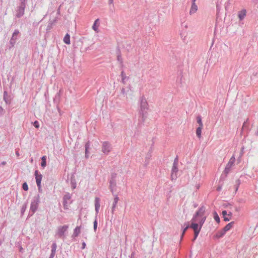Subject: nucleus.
Returning a JSON list of instances; mask_svg holds the SVG:
<instances>
[{"mask_svg":"<svg viewBox=\"0 0 258 258\" xmlns=\"http://www.w3.org/2000/svg\"><path fill=\"white\" fill-rule=\"evenodd\" d=\"M204 210L203 208H200L196 213L191 219V221L198 223L200 227H202L204 223L206 217L204 215Z\"/></svg>","mask_w":258,"mask_h":258,"instance_id":"nucleus-1","label":"nucleus"},{"mask_svg":"<svg viewBox=\"0 0 258 258\" xmlns=\"http://www.w3.org/2000/svg\"><path fill=\"white\" fill-rule=\"evenodd\" d=\"M111 147L109 143L107 142H104L102 144V151L105 154H108L111 151Z\"/></svg>","mask_w":258,"mask_h":258,"instance_id":"nucleus-2","label":"nucleus"},{"mask_svg":"<svg viewBox=\"0 0 258 258\" xmlns=\"http://www.w3.org/2000/svg\"><path fill=\"white\" fill-rule=\"evenodd\" d=\"M177 171V163L176 162H174L172 166V172L171 175V178L172 180L176 179Z\"/></svg>","mask_w":258,"mask_h":258,"instance_id":"nucleus-3","label":"nucleus"},{"mask_svg":"<svg viewBox=\"0 0 258 258\" xmlns=\"http://www.w3.org/2000/svg\"><path fill=\"white\" fill-rule=\"evenodd\" d=\"M141 110L142 111H146L148 109V104L145 98L142 97L140 101Z\"/></svg>","mask_w":258,"mask_h":258,"instance_id":"nucleus-4","label":"nucleus"},{"mask_svg":"<svg viewBox=\"0 0 258 258\" xmlns=\"http://www.w3.org/2000/svg\"><path fill=\"white\" fill-rule=\"evenodd\" d=\"M35 176L37 185L38 187L40 188L41 186V181L42 178V175L39 173L38 170H36L35 172Z\"/></svg>","mask_w":258,"mask_h":258,"instance_id":"nucleus-5","label":"nucleus"},{"mask_svg":"<svg viewBox=\"0 0 258 258\" xmlns=\"http://www.w3.org/2000/svg\"><path fill=\"white\" fill-rule=\"evenodd\" d=\"M194 231V232H200L202 227H200V225L196 223L195 222L191 220V225L190 226Z\"/></svg>","mask_w":258,"mask_h":258,"instance_id":"nucleus-6","label":"nucleus"},{"mask_svg":"<svg viewBox=\"0 0 258 258\" xmlns=\"http://www.w3.org/2000/svg\"><path fill=\"white\" fill-rule=\"evenodd\" d=\"M68 228V226L66 225L59 227L57 231V234L58 236L59 237H61L64 234V233L67 231Z\"/></svg>","mask_w":258,"mask_h":258,"instance_id":"nucleus-7","label":"nucleus"},{"mask_svg":"<svg viewBox=\"0 0 258 258\" xmlns=\"http://www.w3.org/2000/svg\"><path fill=\"white\" fill-rule=\"evenodd\" d=\"M235 162V158L232 156L229 160L226 167L225 168V170L227 172L229 170L230 168L233 166L234 162Z\"/></svg>","mask_w":258,"mask_h":258,"instance_id":"nucleus-8","label":"nucleus"},{"mask_svg":"<svg viewBox=\"0 0 258 258\" xmlns=\"http://www.w3.org/2000/svg\"><path fill=\"white\" fill-rule=\"evenodd\" d=\"M246 11L245 10H242L238 12V17L240 20H243L246 16Z\"/></svg>","mask_w":258,"mask_h":258,"instance_id":"nucleus-9","label":"nucleus"},{"mask_svg":"<svg viewBox=\"0 0 258 258\" xmlns=\"http://www.w3.org/2000/svg\"><path fill=\"white\" fill-rule=\"evenodd\" d=\"M38 202H34L31 203V207H30V210L33 212L34 213L37 208H38Z\"/></svg>","mask_w":258,"mask_h":258,"instance_id":"nucleus-10","label":"nucleus"},{"mask_svg":"<svg viewBox=\"0 0 258 258\" xmlns=\"http://www.w3.org/2000/svg\"><path fill=\"white\" fill-rule=\"evenodd\" d=\"M95 211L97 213H98L99 209L100 208V199L99 198H96L95 200Z\"/></svg>","mask_w":258,"mask_h":258,"instance_id":"nucleus-11","label":"nucleus"},{"mask_svg":"<svg viewBox=\"0 0 258 258\" xmlns=\"http://www.w3.org/2000/svg\"><path fill=\"white\" fill-rule=\"evenodd\" d=\"M99 19H97L94 23V24L92 26V29L96 32H98V27H99Z\"/></svg>","mask_w":258,"mask_h":258,"instance_id":"nucleus-12","label":"nucleus"},{"mask_svg":"<svg viewBox=\"0 0 258 258\" xmlns=\"http://www.w3.org/2000/svg\"><path fill=\"white\" fill-rule=\"evenodd\" d=\"M198 10V7L196 4H192L190 10L189 11L190 15L195 13Z\"/></svg>","mask_w":258,"mask_h":258,"instance_id":"nucleus-13","label":"nucleus"},{"mask_svg":"<svg viewBox=\"0 0 258 258\" xmlns=\"http://www.w3.org/2000/svg\"><path fill=\"white\" fill-rule=\"evenodd\" d=\"M233 224V222L228 223L223 228L222 230L226 232V231L229 230L232 227Z\"/></svg>","mask_w":258,"mask_h":258,"instance_id":"nucleus-14","label":"nucleus"},{"mask_svg":"<svg viewBox=\"0 0 258 258\" xmlns=\"http://www.w3.org/2000/svg\"><path fill=\"white\" fill-rule=\"evenodd\" d=\"M63 42L67 44H70V36L69 34H67L63 38Z\"/></svg>","mask_w":258,"mask_h":258,"instance_id":"nucleus-15","label":"nucleus"},{"mask_svg":"<svg viewBox=\"0 0 258 258\" xmlns=\"http://www.w3.org/2000/svg\"><path fill=\"white\" fill-rule=\"evenodd\" d=\"M81 232V227H77L74 231L73 236L75 237L77 236Z\"/></svg>","mask_w":258,"mask_h":258,"instance_id":"nucleus-16","label":"nucleus"},{"mask_svg":"<svg viewBox=\"0 0 258 258\" xmlns=\"http://www.w3.org/2000/svg\"><path fill=\"white\" fill-rule=\"evenodd\" d=\"M203 126H199L196 130V134L199 138H201L202 130Z\"/></svg>","mask_w":258,"mask_h":258,"instance_id":"nucleus-17","label":"nucleus"},{"mask_svg":"<svg viewBox=\"0 0 258 258\" xmlns=\"http://www.w3.org/2000/svg\"><path fill=\"white\" fill-rule=\"evenodd\" d=\"M225 234V232L223 230H221L219 231H218L216 234L215 235V236L217 238H220L222 237L224 234Z\"/></svg>","mask_w":258,"mask_h":258,"instance_id":"nucleus-18","label":"nucleus"},{"mask_svg":"<svg viewBox=\"0 0 258 258\" xmlns=\"http://www.w3.org/2000/svg\"><path fill=\"white\" fill-rule=\"evenodd\" d=\"M42 162H41V166L42 167H45L46 165V156H44L42 157Z\"/></svg>","mask_w":258,"mask_h":258,"instance_id":"nucleus-19","label":"nucleus"},{"mask_svg":"<svg viewBox=\"0 0 258 258\" xmlns=\"http://www.w3.org/2000/svg\"><path fill=\"white\" fill-rule=\"evenodd\" d=\"M186 225V226L185 227V228L183 229V231H182V234H181V238L182 239L186 232V231L188 229V228L189 227V226L188 224H185Z\"/></svg>","mask_w":258,"mask_h":258,"instance_id":"nucleus-20","label":"nucleus"},{"mask_svg":"<svg viewBox=\"0 0 258 258\" xmlns=\"http://www.w3.org/2000/svg\"><path fill=\"white\" fill-rule=\"evenodd\" d=\"M213 214H214V219L217 223H219L220 222V218H219L217 213L216 212H214Z\"/></svg>","mask_w":258,"mask_h":258,"instance_id":"nucleus-21","label":"nucleus"},{"mask_svg":"<svg viewBox=\"0 0 258 258\" xmlns=\"http://www.w3.org/2000/svg\"><path fill=\"white\" fill-rule=\"evenodd\" d=\"M197 122L199 124V126H203V124L202 121V118L200 116L197 117Z\"/></svg>","mask_w":258,"mask_h":258,"instance_id":"nucleus-22","label":"nucleus"},{"mask_svg":"<svg viewBox=\"0 0 258 258\" xmlns=\"http://www.w3.org/2000/svg\"><path fill=\"white\" fill-rule=\"evenodd\" d=\"M23 188L24 190L26 191L28 190V186L26 182L23 184Z\"/></svg>","mask_w":258,"mask_h":258,"instance_id":"nucleus-23","label":"nucleus"},{"mask_svg":"<svg viewBox=\"0 0 258 258\" xmlns=\"http://www.w3.org/2000/svg\"><path fill=\"white\" fill-rule=\"evenodd\" d=\"M118 198L117 197H116L114 199V204H113V208H115L116 206V205L117 204L118 201Z\"/></svg>","mask_w":258,"mask_h":258,"instance_id":"nucleus-24","label":"nucleus"},{"mask_svg":"<svg viewBox=\"0 0 258 258\" xmlns=\"http://www.w3.org/2000/svg\"><path fill=\"white\" fill-rule=\"evenodd\" d=\"M63 207H64V209H68V201H67V200L64 201V202H63Z\"/></svg>","mask_w":258,"mask_h":258,"instance_id":"nucleus-25","label":"nucleus"},{"mask_svg":"<svg viewBox=\"0 0 258 258\" xmlns=\"http://www.w3.org/2000/svg\"><path fill=\"white\" fill-rule=\"evenodd\" d=\"M200 232H194V235H195V236H194V238L193 239V241L195 240L196 239V238H197L198 236V234H199Z\"/></svg>","mask_w":258,"mask_h":258,"instance_id":"nucleus-26","label":"nucleus"},{"mask_svg":"<svg viewBox=\"0 0 258 258\" xmlns=\"http://www.w3.org/2000/svg\"><path fill=\"white\" fill-rule=\"evenodd\" d=\"M34 125L35 126V127L38 128L39 127V124L38 121H35L34 122Z\"/></svg>","mask_w":258,"mask_h":258,"instance_id":"nucleus-27","label":"nucleus"},{"mask_svg":"<svg viewBox=\"0 0 258 258\" xmlns=\"http://www.w3.org/2000/svg\"><path fill=\"white\" fill-rule=\"evenodd\" d=\"M70 200V196H69V195H66L64 197V200L66 201H69Z\"/></svg>","mask_w":258,"mask_h":258,"instance_id":"nucleus-28","label":"nucleus"},{"mask_svg":"<svg viewBox=\"0 0 258 258\" xmlns=\"http://www.w3.org/2000/svg\"><path fill=\"white\" fill-rule=\"evenodd\" d=\"M19 33V31L17 30L15 31V32L13 33V37H14L15 36H17Z\"/></svg>","mask_w":258,"mask_h":258,"instance_id":"nucleus-29","label":"nucleus"},{"mask_svg":"<svg viewBox=\"0 0 258 258\" xmlns=\"http://www.w3.org/2000/svg\"><path fill=\"white\" fill-rule=\"evenodd\" d=\"M97 221L95 220L94 222V229L95 230H96V229L97 228Z\"/></svg>","mask_w":258,"mask_h":258,"instance_id":"nucleus-30","label":"nucleus"},{"mask_svg":"<svg viewBox=\"0 0 258 258\" xmlns=\"http://www.w3.org/2000/svg\"><path fill=\"white\" fill-rule=\"evenodd\" d=\"M230 218H228L227 217H226V216H224V221H229L230 220Z\"/></svg>","mask_w":258,"mask_h":258,"instance_id":"nucleus-31","label":"nucleus"},{"mask_svg":"<svg viewBox=\"0 0 258 258\" xmlns=\"http://www.w3.org/2000/svg\"><path fill=\"white\" fill-rule=\"evenodd\" d=\"M222 215L223 216H226V215H227V211H223L222 212Z\"/></svg>","mask_w":258,"mask_h":258,"instance_id":"nucleus-32","label":"nucleus"},{"mask_svg":"<svg viewBox=\"0 0 258 258\" xmlns=\"http://www.w3.org/2000/svg\"><path fill=\"white\" fill-rule=\"evenodd\" d=\"M88 148V147L86 146V157L87 158H88V155H87Z\"/></svg>","mask_w":258,"mask_h":258,"instance_id":"nucleus-33","label":"nucleus"},{"mask_svg":"<svg viewBox=\"0 0 258 258\" xmlns=\"http://www.w3.org/2000/svg\"><path fill=\"white\" fill-rule=\"evenodd\" d=\"M85 246H86V244H85V242H83V246H82V248H83V249L85 248Z\"/></svg>","mask_w":258,"mask_h":258,"instance_id":"nucleus-34","label":"nucleus"},{"mask_svg":"<svg viewBox=\"0 0 258 258\" xmlns=\"http://www.w3.org/2000/svg\"><path fill=\"white\" fill-rule=\"evenodd\" d=\"M196 0H192V4H196L195 2H196Z\"/></svg>","mask_w":258,"mask_h":258,"instance_id":"nucleus-35","label":"nucleus"},{"mask_svg":"<svg viewBox=\"0 0 258 258\" xmlns=\"http://www.w3.org/2000/svg\"><path fill=\"white\" fill-rule=\"evenodd\" d=\"M232 215V213L231 212H229V214H228V216H231Z\"/></svg>","mask_w":258,"mask_h":258,"instance_id":"nucleus-36","label":"nucleus"},{"mask_svg":"<svg viewBox=\"0 0 258 258\" xmlns=\"http://www.w3.org/2000/svg\"><path fill=\"white\" fill-rule=\"evenodd\" d=\"M111 2L112 1V0H111Z\"/></svg>","mask_w":258,"mask_h":258,"instance_id":"nucleus-37","label":"nucleus"}]
</instances>
